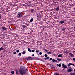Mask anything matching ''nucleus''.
<instances>
[{
    "label": "nucleus",
    "instance_id": "26",
    "mask_svg": "<svg viewBox=\"0 0 75 75\" xmlns=\"http://www.w3.org/2000/svg\"><path fill=\"white\" fill-rule=\"evenodd\" d=\"M16 74H18V70H16Z\"/></svg>",
    "mask_w": 75,
    "mask_h": 75
},
{
    "label": "nucleus",
    "instance_id": "40",
    "mask_svg": "<svg viewBox=\"0 0 75 75\" xmlns=\"http://www.w3.org/2000/svg\"><path fill=\"white\" fill-rule=\"evenodd\" d=\"M13 54H17V53H16V52H14Z\"/></svg>",
    "mask_w": 75,
    "mask_h": 75
},
{
    "label": "nucleus",
    "instance_id": "6",
    "mask_svg": "<svg viewBox=\"0 0 75 75\" xmlns=\"http://www.w3.org/2000/svg\"><path fill=\"white\" fill-rule=\"evenodd\" d=\"M69 55H70L71 57H74V55L73 54L70 53H69Z\"/></svg>",
    "mask_w": 75,
    "mask_h": 75
},
{
    "label": "nucleus",
    "instance_id": "22",
    "mask_svg": "<svg viewBox=\"0 0 75 75\" xmlns=\"http://www.w3.org/2000/svg\"><path fill=\"white\" fill-rule=\"evenodd\" d=\"M28 51H29L30 52H31V49L30 48H28Z\"/></svg>",
    "mask_w": 75,
    "mask_h": 75
},
{
    "label": "nucleus",
    "instance_id": "35",
    "mask_svg": "<svg viewBox=\"0 0 75 75\" xmlns=\"http://www.w3.org/2000/svg\"><path fill=\"white\" fill-rule=\"evenodd\" d=\"M61 64H59L58 65V67H61Z\"/></svg>",
    "mask_w": 75,
    "mask_h": 75
},
{
    "label": "nucleus",
    "instance_id": "3",
    "mask_svg": "<svg viewBox=\"0 0 75 75\" xmlns=\"http://www.w3.org/2000/svg\"><path fill=\"white\" fill-rule=\"evenodd\" d=\"M33 58H31V57H28V58H26V59L27 61H30V60H32L33 59Z\"/></svg>",
    "mask_w": 75,
    "mask_h": 75
},
{
    "label": "nucleus",
    "instance_id": "29",
    "mask_svg": "<svg viewBox=\"0 0 75 75\" xmlns=\"http://www.w3.org/2000/svg\"><path fill=\"white\" fill-rule=\"evenodd\" d=\"M54 75H59V74H58V73H54Z\"/></svg>",
    "mask_w": 75,
    "mask_h": 75
},
{
    "label": "nucleus",
    "instance_id": "39",
    "mask_svg": "<svg viewBox=\"0 0 75 75\" xmlns=\"http://www.w3.org/2000/svg\"><path fill=\"white\" fill-rule=\"evenodd\" d=\"M1 19V15L0 14V20Z\"/></svg>",
    "mask_w": 75,
    "mask_h": 75
},
{
    "label": "nucleus",
    "instance_id": "5",
    "mask_svg": "<svg viewBox=\"0 0 75 75\" xmlns=\"http://www.w3.org/2000/svg\"><path fill=\"white\" fill-rule=\"evenodd\" d=\"M30 11L31 13H35V11H34V9H31Z\"/></svg>",
    "mask_w": 75,
    "mask_h": 75
},
{
    "label": "nucleus",
    "instance_id": "45",
    "mask_svg": "<svg viewBox=\"0 0 75 75\" xmlns=\"http://www.w3.org/2000/svg\"><path fill=\"white\" fill-rule=\"evenodd\" d=\"M63 69V71H64V70H65V68H64V69Z\"/></svg>",
    "mask_w": 75,
    "mask_h": 75
},
{
    "label": "nucleus",
    "instance_id": "20",
    "mask_svg": "<svg viewBox=\"0 0 75 75\" xmlns=\"http://www.w3.org/2000/svg\"><path fill=\"white\" fill-rule=\"evenodd\" d=\"M69 64L70 65H72L73 66H75V64L71 63H69Z\"/></svg>",
    "mask_w": 75,
    "mask_h": 75
},
{
    "label": "nucleus",
    "instance_id": "42",
    "mask_svg": "<svg viewBox=\"0 0 75 75\" xmlns=\"http://www.w3.org/2000/svg\"><path fill=\"white\" fill-rule=\"evenodd\" d=\"M73 61H75V58H73Z\"/></svg>",
    "mask_w": 75,
    "mask_h": 75
},
{
    "label": "nucleus",
    "instance_id": "21",
    "mask_svg": "<svg viewBox=\"0 0 75 75\" xmlns=\"http://www.w3.org/2000/svg\"><path fill=\"white\" fill-rule=\"evenodd\" d=\"M58 57H62V54H59L58 55Z\"/></svg>",
    "mask_w": 75,
    "mask_h": 75
},
{
    "label": "nucleus",
    "instance_id": "33",
    "mask_svg": "<svg viewBox=\"0 0 75 75\" xmlns=\"http://www.w3.org/2000/svg\"><path fill=\"white\" fill-rule=\"evenodd\" d=\"M49 60H50V61H52V60H53L52 58H50L49 59Z\"/></svg>",
    "mask_w": 75,
    "mask_h": 75
},
{
    "label": "nucleus",
    "instance_id": "41",
    "mask_svg": "<svg viewBox=\"0 0 75 75\" xmlns=\"http://www.w3.org/2000/svg\"><path fill=\"white\" fill-rule=\"evenodd\" d=\"M64 53H66V54H67V53L68 54V52L67 51L65 52Z\"/></svg>",
    "mask_w": 75,
    "mask_h": 75
},
{
    "label": "nucleus",
    "instance_id": "32",
    "mask_svg": "<svg viewBox=\"0 0 75 75\" xmlns=\"http://www.w3.org/2000/svg\"><path fill=\"white\" fill-rule=\"evenodd\" d=\"M18 55H19V56H21V53H19Z\"/></svg>",
    "mask_w": 75,
    "mask_h": 75
},
{
    "label": "nucleus",
    "instance_id": "48",
    "mask_svg": "<svg viewBox=\"0 0 75 75\" xmlns=\"http://www.w3.org/2000/svg\"><path fill=\"white\" fill-rule=\"evenodd\" d=\"M42 57H44V56H42Z\"/></svg>",
    "mask_w": 75,
    "mask_h": 75
},
{
    "label": "nucleus",
    "instance_id": "27",
    "mask_svg": "<svg viewBox=\"0 0 75 75\" xmlns=\"http://www.w3.org/2000/svg\"><path fill=\"white\" fill-rule=\"evenodd\" d=\"M44 51H46V52H48V50H47V49H44Z\"/></svg>",
    "mask_w": 75,
    "mask_h": 75
},
{
    "label": "nucleus",
    "instance_id": "18",
    "mask_svg": "<svg viewBox=\"0 0 75 75\" xmlns=\"http://www.w3.org/2000/svg\"><path fill=\"white\" fill-rule=\"evenodd\" d=\"M52 61H53V62H57V60H55L54 59H53Z\"/></svg>",
    "mask_w": 75,
    "mask_h": 75
},
{
    "label": "nucleus",
    "instance_id": "38",
    "mask_svg": "<svg viewBox=\"0 0 75 75\" xmlns=\"http://www.w3.org/2000/svg\"><path fill=\"white\" fill-rule=\"evenodd\" d=\"M16 52H17V53L19 52V50H16Z\"/></svg>",
    "mask_w": 75,
    "mask_h": 75
},
{
    "label": "nucleus",
    "instance_id": "2",
    "mask_svg": "<svg viewBox=\"0 0 75 75\" xmlns=\"http://www.w3.org/2000/svg\"><path fill=\"white\" fill-rule=\"evenodd\" d=\"M64 65L65 64H62V65L63 66V67L62 68H62H67V66L65 65Z\"/></svg>",
    "mask_w": 75,
    "mask_h": 75
},
{
    "label": "nucleus",
    "instance_id": "23",
    "mask_svg": "<svg viewBox=\"0 0 75 75\" xmlns=\"http://www.w3.org/2000/svg\"><path fill=\"white\" fill-rule=\"evenodd\" d=\"M57 60H58V61H61V59L58 58H57Z\"/></svg>",
    "mask_w": 75,
    "mask_h": 75
},
{
    "label": "nucleus",
    "instance_id": "16",
    "mask_svg": "<svg viewBox=\"0 0 75 75\" xmlns=\"http://www.w3.org/2000/svg\"><path fill=\"white\" fill-rule=\"evenodd\" d=\"M70 75H75V73L71 72L70 73Z\"/></svg>",
    "mask_w": 75,
    "mask_h": 75
},
{
    "label": "nucleus",
    "instance_id": "7",
    "mask_svg": "<svg viewBox=\"0 0 75 75\" xmlns=\"http://www.w3.org/2000/svg\"><path fill=\"white\" fill-rule=\"evenodd\" d=\"M59 23H60L61 24H62L64 23V21H60Z\"/></svg>",
    "mask_w": 75,
    "mask_h": 75
},
{
    "label": "nucleus",
    "instance_id": "34",
    "mask_svg": "<svg viewBox=\"0 0 75 75\" xmlns=\"http://www.w3.org/2000/svg\"><path fill=\"white\" fill-rule=\"evenodd\" d=\"M35 51V50H32V52H34Z\"/></svg>",
    "mask_w": 75,
    "mask_h": 75
},
{
    "label": "nucleus",
    "instance_id": "37",
    "mask_svg": "<svg viewBox=\"0 0 75 75\" xmlns=\"http://www.w3.org/2000/svg\"><path fill=\"white\" fill-rule=\"evenodd\" d=\"M39 54L41 55H42V52H39Z\"/></svg>",
    "mask_w": 75,
    "mask_h": 75
},
{
    "label": "nucleus",
    "instance_id": "31",
    "mask_svg": "<svg viewBox=\"0 0 75 75\" xmlns=\"http://www.w3.org/2000/svg\"><path fill=\"white\" fill-rule=\"evenodd\" d=\"M44 56L45 57H47V56H48V55L47 54H45Z\"/></svg>",
    "mask_w": 75,
    "mask_h": 75
},
{
    "label": "nucleus",
    "instance_id": "24",
    "mask_svg": "<svg viewBox=\"0 0 75 75\" xmlns=\"http://www.w3.org/2000/svg\"><path fill=\"white\" fill-rule=\"evenodd\" d=\"M28 7H31L32 6L31 5V4H28Z\"/></svg>",
    "mask_w": 75,
    "mask_h": 75
},
{
    "label": "nucleus",
    "instance_id": "17",
    "mask_svg": "<svg viewBox=\"0 0 75 75\" xmlns=\"http://www.w3.org/2000/svg\"><path fill=\"white\" fill-rule=\"evenodd\" d=\"M1 50L4 51V49L3 48V47H1L0 48V51H1Z\"/></svg>",
    "mask_w": 75,
    "mask_h": 75
},
{
    "label": "nucleus",
    "instance_id": "47",
    "mask_svg": "<svg viewBox=\"0 0 75 75\" xmlns=\"http://www.w3.org/2000/svg\"><path fill=\"white\" fill-rule=\"evenodd\" d=\"M57 67H58V64H57Z\"/></svg>",
    "mask_w": 75,
    "mask_h": 75
},
{
    "label": "nucleus",
    "instance_id": "49",
    "mask_svg": "<svg viewBox=\"0 0 75 75\" xmlns=\"http://www.w3.org/2000/svg\"><path fill=\"white\" fill-rule=\"evenodd\" d=\"M54 55H56L55 54H54Z\"/></svg>",
    "mask_w": 75,
    "mask_h": 75
},
{
    "label": "nucleus",
    "instance_id": "28",
    "mask_svg": "<svg viewBox=\"0 0 75 75\" xmlns=\"http://www.w3.org/2000/svg\"><path fill=\"white\" fill-rule=\"evenodd\" d=\"M22 27L23 28H25V27H26V26H25V25H22Z\"/></svg>",
    "mask_w": 75,
    "mask_h": 75
},
{
    "label": "nucleus",
    "instance_id": "9",
    "mask_svg": "<svg viewBox=\"0 0 75 75\" xmlns=\"http://www.w3.org/2000/svg\"><path fill=\"white\" fill-rule=\"evenodd\" d=\"M35 59L36 60H41V59L38 58H36L34 59Z\"/></svg>",
    "mask_w": 75,
    "mask_h": 75
},
{
    "label": "nucleus",
    "instance_id": "19",
    "mask_svg": "<svg viewBox=\"0 0 75 75\" xmlns=\"http://www.w3.org/2000/svg\"><path fill=\"white\" fill-rule=\"evenodd\" d=\"M47 54H51V51H50L49 52H47Z\"/></svg>",
    "mask_w": 75,
    "mask_h": 75
},
{
    "label": "nucleus",
    "instance_id": "52",
    "mask_svg": "<svg viewBox=\"0 0 75 75\" xmlns=\"http://www.w3.org/2000/svg\"><path fill=\"white\" fill-rule=\"evenodd\" d=\"M54 56H55V55H54Z\"/></svg>",
    "mask_w": 75,
    "mask_h": 75
},
{
    "label": "nucleus",
    "instance_id": "1",
    "mask_svg": "<svg viewBox=\"0 0 75 75\" xmlns=\"http://www.w3.org/2000/svg\"><path fill=\"white\" fill-rule=\"evenodd\" d=\"M23 13H19L17 15V17L18 18H21V17H23Z\"/></svg>",
    "mask_w": 75,
    "mask_h": 75
},
{
    "label": "nucleus",
    "instance_id": "13",
    "mask_svg": "<svg viewBox=\"0 0 75 75\" xmlns=\"http://www.w3.org/2000/svg\"><path fill=\"white\" fill-rule=\"evenodd\" d=\"M38 17H39V18L40 19V20H41V18L42 17V16H41V15H39Z\"/></svg>",
    "mask_w": 75,
    "mask_h": 75
},
{
    "label": "nucleus",
    "instance_id": "12",
    "mask_svg": "<svg viewBox=\"0 0 75 75\" xmlns=\"http://www.w3.org/2000/svg\"><path fill=\"white\" fill-rule=\"evenodd\" d=\"M56 10L57 11H58V10H59V6H58L56 8Z\"/></svg>",
    "mask_w": 75,
    "mask_h": 75
},
{
    "label": "nucleus",
    "instance_id": "11",
    "mask_svg": "<svg viewBox=\"0 0 75 75\" xmlns=\"http://www.w3.org/2000/svg\"><path fill=\"white\" fill-rule=\"evenodd\" d=\"M49 57H45L44 58V59L45 60H47V59H49Z\"/></svg>",
    "mask_w": 75,
    "mask_h": 75
},
{
    "label": "nucleus",
    "instance_id": "36",
    "mask_svg": "<svg viewBox=\"0 0 75 75\" xmlns=\"http://www.w3.org/2000/svg\"><path fill=\"white\" fill-rule=\"evenodd\" d=\"M36 52L37 53H38L39 52V50H36Z\"/></svg>",
    "mask_w": 75,
    "mask_h": 75
},
{
    "label": "nucleus",
    "instance_id": "14",
    "mask_svg": "<svg viewBox=\"0 0 75 75\" xmlns=\"http://www.w3.org/2000/svg\"><path fill=\"white\" fill-rule=\"evenodd\" d=\"M33 20H34V19H33V18H32L30 19V23H32V22H33Z\"/></svg>",
    "mask_w": 75,
    "mask_h": 75
},
{
    "label": "nucleus",
    "instance_id": "46",
    "mask_svg": "<svg viewBox=\"0 0 75 75\" xmlns=\"http://www.w3.org/2000/svg\"><path fill=\"white\" fill-rule=\"evenodd\" d=\"M74 72H75V69H74Z\"/></svg>",
    "mask_w": 75,
    "mask_h": 75
},
{
    "label": "nucleus",
    "instance_id": "8",
    "mask_svg": "<svg viewBox=\"0 0 75 75\" xmlns=\"http://www.w3.org/2000/svg\"><path fill=\"white\" fill-rule=\"evenodd\" d=\"M61 31H63V32H65V29L64 28H63L61 29Z\"/></svg>",
    "mask_w": 75,
    "mask_h": 75
},
{
    "label": "nucleus",
    "instance_id": "44",
    "mask_svg": "<svg viewBox=\"0 0 75 75\" xmlns=\"http://www.w3.org/2000/svg\"><path fill=\"white\" fill-rule=\"evenodd\" d=\"M32 56V57H34V54H33Z\"/></svg>",
    "mask_w": 75,
    "mask_h": 75
},
{
    "label": "nucleus",
    "instance_id": "30",
    "mask_svg": "<svg viewBox=\"0 0 75 75\" xmlns=\"http://www.w3.org/2000/svg\"><path fill=\"white\" fill-rule=\"evenodd\" d=\"M11 73L12 74H14V71H12Z\"/></svg>",
    "mask_w": 75,
    "mask_h": 75
},
{
    "label": "nucleus",
    "instance_id": "25",
    "mask_svg": "<svg viewBox=\"0 0 75 75\" xmlns=\"http://www.w3.org/2000/svg\"><path fill=\"white\" fill-rule=\"evenodd\" d=\"M51 67V68H54V66H53V65H51V64H50V65Z\"/></svg>",
    "mask_w": 75,
    "mask_h": 75
},
{
    "label": "nucleus",
    "instance_id": "43",
    "mask_svg": "<svg viewBox=\"0 0 75 75\" xmlns=\"http://www.w3.org/2000/svg\"><path fill=\"white\" fill-rule=\"evenodd\" d=\"M68 67H70V64H69H69H68Z\"/></svg>",
    "mask_w": 75,
    "mask_h": 75
},
{
    "label": "nucleus",
    "instance_id": "50",
    "mask_svg": "<svg viewBox=\"0 0 75 75\" xmlns=\"http://www.w3.org/2000/svg\"><path fill=\"white\" fill-rule=\"evenodd\" d=\"M38 55L39 56L40 55L39 54H38Z\"/></svg>",
    "mask_w": 75,
    "mask_h": 75
},
{
    "label": "nucleus",
    "instance_id": "10",
    "mask_svg": "<svg viewBox=\"0 0 75 75\" xmlns=\"http://www.w3.org/2000/svg\"><path fill=\"white\" fill-rule=\"evenodd\" d=\"M72 71V70L71 69H69V70H68V72H71Z\"/></svg>",
    "mask_w": 75,
    "mask_h": 75
},
{
    "label": "nucleus",
    "instance_id": "51",
    "mask_svg": "<svg viewBox=\"0 0 75 75\" xmlns=\"http://www.w3.org/2000/svg\"><path fill=\"white\" fill-rule=\"evenodd\" d=\"M74 9H75V7L74 8Z\"/></svg>",
    "mask_w": 75,
    "mask_h": 75
},
{
    "label": "nucleus",
    "instance_id": "15",
    "mask_svg": "<svg viewBox=\"0 0 75 75\" xmlns=\"http://www.w3.org/2000/svg\"><path fill=\"white\" fill-rule=\"evenodd\" d=\"M26 53V51L25 50L23 51V52H22V54H25Z\"/></svg>",
    "mask_w": 75,
    "mask_h": 75
},
{
    "label": "nucleus",
    "instance_id": "4",
    "mask_svg": "<svg viewBox=\"0 0 75 75\" xmlns=\"http://www.w3.org/2000/svg\"><path fill=\"white\" fill-rule=\"evenodd\" d=\"M1 29L3 30H5V31H6L7 30V28H6L4 26L2 27Z\"/></svg>",
    "mask_w": 75,
    "mask_h": 75
}]
</instances>
